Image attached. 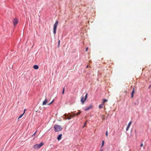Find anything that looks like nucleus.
Returning <instances> with one entry per match:
<instances>
[{"mask_svg":"<svg viewBox=\"0 0 151 151\" xmlns=\"http://www.w3.org/2000/svg\"><path fill=\"white\" fill-rule=\"evenodd\" d=\"M54 130L55 132H58L61 131L62 129V127L59 125H55L54 126Z\"/></svg>","mask_w":151,"mask_h":151,"instance_id":"1","label":"nucleus"},{"mask_svg":"<svg viewBox=\"0 0 151 151\" xmlns=\"http://www.w3.org/2000/svg\"><path fill=\"white\" fill-rule=\"evenodd\" d=\"M76 115V114H71L70 113H68L67 114H64L63 116H65L66 119L70 120L71 117L74 116Z\"/></svg>","mask_w":151,"mask_h":151,"instance_id":"2","label":"nucleus"},{"mask_svg":"<svg viewBox=\"0 0 151 151\" xmlns=\"http://www.w3.org/2000/svg\"><path fill=\"white\" fill-rule=\"evenodd\" d=\"M87 96L88 93H87L86 94V95L85 97H84L83 96H82V97H81V101L83 104H84V102L87 99Z\"/></svg>","mask_w":151,"mask_h":151,"instance_id":"3","label":"nucleus"},{"mask_svg":"<svg viewBox=\"0 0 151 151\" xmlns=\"http://www.w3.org/2000/svg\"><path fill=\"white\" fill-rule=\"evenodd\" d=\"M58 23V21H56L53 26V33L54 34H55L56 33V29Z\"/></svg>","mask_w":151,"mask_h":151,"instance_id":"4","label":"nucleus"},{"mask_svg":"<svg viewBox=\"0 0 151 151\" xmlns=\"http://www.w3.org/2000/svg\"><path fill=\"white\" fill-rule=\"evenodd\" d=\"M13 23L14 26H15L18 23V20L17 18H14L13 21Z\"/></svg>","mask_w":151,"mask_h":151,"instance_id":"5","label":"nucleus"},{"mask_svg":"<svg viewBox=\"0 0 151 151\" xmlns=\"http://www.w3.org/2000/svg\"><path fill=\"white\" fill-rule=\"evenodd\" d=\"M93 107V106L92 105H89V106H87L86 109H84V110L85 111H88V110L89 109H90L92 108Z\"/></svg>","mask_w":151,"mask_h":151,"instance_id":"6","label":"nucleus"},{"mask_svg":"<svg viewBox=\"0 0 151 151\" xmlns=\"http://www.w3.org/2000/svg\"><path fill=\"white\" fill-rule=\"evenodd\" d=\"M135 92L134 88L132 89V91L131 93V98H132L134 97V93Z\"/></svg>","mask_w":151,"mask_h":151,"instance_id":"7","label":"nucleus"},{"mask_svg":"<svg viewBox=\"0 0 151 151\" xmlns=\"http://www.w3.org/2000/svg\"><path fill=\"white\" fill-rule=\"evenodd\" d=\"M62 136V134H60L57 137V139L58 140H59L61 139V137Z\"/></svg>","mask_w":151,"mask_h":151,"instance_id":"8","label":"nucleus"},{"mask_svg":"<svg viewBox=\"0 0 151 151\" xmlns=\"http://www.w3.org/2000/svg\"><path fill=\"white\" fill-rule=\"evenodd\" d=\"M47 99H45V100L44 101H43V102L42 105H46L47 103Z\"/></svg>","mask_w":151,"mask_h":151,"instance_id":"9","label":"nucleus"},{"mask_svg":"<svg viewBox=\"0 0 151 151\" xmlns=\"http://www.w3.org/2000/svg\"><path fill=\"white\" fill-rule=\"evenodd\" d=\"M33 68L35 69H38V65H35L33 66Z\"/></svg>","mask_w":151,"mask_h":151,"instance_id":"10","label":"nucleus"},{"mask_svg":"<svg viewBox=\"0 0 151 151\" xmlns=\"http://www.w3.org/2000/svg\"><path fill=\"white\" fill-rule=\"evenodd\" d=\"M43 145V143L42 142H41L40 144H38V148L41 147Z\"/></svg>","mask_w":151,"mask_h":151,"instance_id":"11","label":"nucleus"},{"mask_svg":"<svg viewBox=\"0 0 151 151\" xmlns=\"http://www.w3.org/2000/svg\"><path fill=\"white\" fill-rule=\"evenodd\" d=\"M24 112H25V110H24V113L19 116V118L18 119V120H19V119L21 118L22 117V116H23L24 114Z\"/></svg>","mask_w":151,"mask_h":151,"instance_id":"12","label":"nucleus"},{"mask_svg":"<svg viewBox=\"0 0 151 151\" xmlns=\"http://www.w3.org/2000/svg\"><path fill=\"white\" fill-rule=\"evenodd\" d=\"M132 122L131 121H130L128 125H127V126L128 127H130V125H131V124H132Z\"/></svg>","mask_w":151,"mask_h":151,"instance_id":"13","label":"nucleus"},{"mask_svg":"<svg viewBox=\"0 0 151 151\" xmlns=\"http://www.w3.org/2000/svg\"><path fill=\"white\" fill-rule=\"evenodd\" d=\"M103 107V106L101 104H100L99 106V109H101Z\"/></svg>","mask_w":151,"mask_h":151,"instance_id":"14","label":"nucleus"},{"mask_svg":"<svg viewBox=\"0 0 151 151\" xmlns=\"http://www.w3.org/2000/svg\"><path fill=\"white\" fill-rule=\"evenodd\" d=\"M34 147L35 148H37V147H38V145L37 144H36V145H35L34 146Z\"/></svg>","mask_w":151,"mask_h":151,"instance_id":"15","label":"nucleus"},{"mask_svg":"<svg viewBox=\"0 0 151 151\" xmlns=\"http://www.w3.org/2000/svg\"><path fill=\"white\" fill-rule=\"evenodd\" d=\"M81 113V111H79V112H78L76 114V115H79V114H80Z\"/></svg>","mask_w":151,"mask_h":151,"instance_id":"16","label":"nucleus"},{"mask_svg":"<svg viewBox=\"0 0 151 151\" xmlns=\"http://www.w3.org/2000/svg\"><path fill=\"white\" fill-rule=\"evenodd\" d=\"M65 89V87H64L63 88V92H62V93L63 94H64V93Z\"/></svg>","mask_w":151,"mask_h":151,"instance_id":"17","label":"nucleus"},{"mask_svg":"<svg viewBox=\"0 0 151 151\" xmlns=\"http://www.w3.org/2000/svg\"><path fill=\"white\" fill-rule=\"evenodd\" d=\"M104 141H102V145H101V147H102L103 146V145H104Z\"/></svg>","mask_w":151,"mask_h":151,"instance_id":"18","label":"nucleus"},{"mask_svg":"<svg viewBox=\"0 0 151 151\" xmlns=\"http://www.w3.org/2000/svg\"><path fill=\"white\" fill-rule=\"evenodd\" d=\"M103 102H104V103H105V102H106L107 101V99H103Z\"/></svg>","mask_w":151,"mask_h":151,"instance_id":"19","label":"nucleus"},{"mask_svg":"<svg viewBox=\"0 0 151 151\" xmlns=\"http://www.w3.org/2000/svg\"><path fill=\"white\" fill-rule=\"evenodd\" d=\"M60 40H59L58 42V47H59L60 45Z\"/></svg>","mask_w":151,"mask_h":151,"instance_id":"20","label":"nucleus"},{"mask_svg":"<svg viewBox=\"0 0 151 151\" xmlns=\"http://www.w3.org/2000/svg\"><path fill=\"white\" fill-rule=\"evenodd\" d=\"M54 101V100H52V102H51L49 104H48V105H50L52 103V102Z\"/></svg>","mask_w":151,"mask_h":151,"instance_id":"21","label":"nucleus"},{"mask_svg":"<svg viewBox=\"0 0 151 151\" xmlns=\"http://www.w3.org/2000/svg\"><path fill=\"white\" fill-rule=\"evenodd\" d=\"M106 137H108V131H107L106 133Z\"/></svg>","mask_w":151,"mask_h":151,"instance_id":"22","label":"nucleus"},{"mask_svg":"<svg viewBox=\"0 0 151 151\" xmlns=\"http://www.w3.org/2000/svg\"><path fill=\"white\" fill-rule=\"evenodd\" d=\"M129 127L127 126V127L126 128V130L127 131L129 130Z\"/></svg>","mask_w":151,"mask_h":151,"instance_id":"23","label":"nucleus"},{"mask_svg":"<svg viewBox=\"0 0 151 151\" xmlns=\"http://www.w3.org/2000/svg\"><path fill=\"white\" fill-rule=\"evenodd\" d=\"M86 123H87V121H86V122H85V123L84 124V125H83V127H85L86 126Z\"/></svg>","mask_w":151,"mask_h":151,"instance_id":"24","label":"nucleus"},{"mask_svg":"<svg viewBox=\"0 0 151 151\" xmlns=\"http://www.w3.org/2000/svg\"><path fill=\"white\" fill-rule=\"evenodd\" d=\"M105 117V116L104 115H102V119H104V118Z\"/></svg>","mask_w":151,"mask_h":151,"instance_id":"25","label":"nucleus"},{"mask_svg":"<svg viewBox=\"0 0 151 151\" xmlns=\"http://www.w3.org/2000/svg\"><path fill=\"white\" fill-rule=\"evenodd\" d=\"M104 102H103L101 104L103 106H104Z\"/></svg>","mask_w":151,"mask_h":151,"instance_id":"26","label":"nucleus"},{"mask_svg":"<svg viewBox=\"0 0 151 151\" xmlns=\"http://www.w3.org/2000/svg\"><path fill=\"white\" fill-rule=\"evenodd\" d=\"M88 47H86V52H87L88 51Z\"/></svg>","mask_w":151,"mask_h":151,"instance_id":"27","label":"nucleus"},{"mask_svg":"<svg viewBox=\"0 0 151 151\" xmlns=\"http://www.w3.org/2000/svg\"><path fill=\"white\" fill-rule=\"evenodd\" d=\"M143 143H142L141 145H140V147H142L143 146Z\"/></svg>","mask_w":151,"mask_h":151,"instance_id":"28","label":"nucleus"},{"mask_svg":"<svg viewBox=\"0 0 151 151\" xmlns=\"http://www.w3.org/2000/svg\"><path fill=\"white\" fill-rule=\"evenodd\" d=\"M151 86V84L150 86L149 87V89L150 88Z\"/></svg>","mask_w":151,"mask_h":151,"instance_id":"29","label":"nucleus"},{"mask_svg":"<svg viewBox=\"0 0 151 151\" xmlns=\"http://www.w3.org/2000/svg\"><path fill=\"white\" fill-rule=\"evenodd\" d=\"M37 132V131L33 134L32 135V136L34 135H35V134L36 133V132Z\"/></svg>","mask_w":151,"mask_h":151,"instance_id":"30","label":"nucleus"},{"mask_svg":"<svg viewBox=\"0 0 151 151\" xmlns=\"http://www.w3.org/2000/svg\"><path fill=\"white\" fill-rule=\"evenodd\" d=\"M88 65H87V68H88Z\"/></svg>","mask_w":151,"mask_h":151,"instance_id":"31","label":"nucleus"},{"mask_svg":"<svg viewBox=\"0 0 151 151\" xmlns=\"http://www.w3.org/2000/svg\"><path fill=\"white\" fill-rule=\"evenodd\" d=\"M101 151H102V150H101Z\"/></svg>","mask_w":151,"mask_h":151,"instance_id":"32","label":"nucleus"}]
</instances>
